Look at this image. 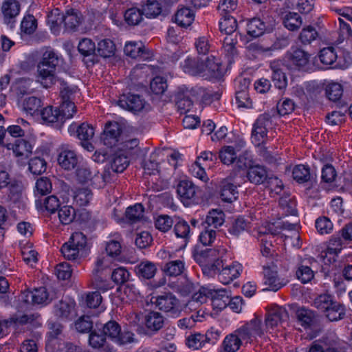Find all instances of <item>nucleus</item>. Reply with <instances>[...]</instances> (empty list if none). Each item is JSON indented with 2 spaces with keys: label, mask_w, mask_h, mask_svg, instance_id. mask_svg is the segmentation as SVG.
Segmentation results:
<instances>
[{
  "label": "nucleus",
  "mask_w": 352,
  "mask_h": 352,
  "mask_svg": "<svg viewBox=\"0 0 352 352\" xmlns=\"http://www.w3.org/2000/svg\"><path fill=\"white\" fill-rule=\"evenodd\" d=\"M226 252L225 248L219 247L206 249L194 256L195 261L202 267L204 273L218 272V279L223 285H228L238 278L243 270L241 264L238 262L224 267L222 258Z\"/></svg>",
  "instance_id": "obj_1"
},
{
  "label": "nucleus",
  "mask_w": 352,
  "mask_h": 352,
  "mask_svg": "<svg viewBox=\"0 0 352 352\" xmlns=\"http://www.w3.org/2000/svg\"><path fill=\"white\" fill-rule=\"evenodd\" d=\"M58 291L54 287H41L33 291H24L19 296V300L25 304L47 305L59 297Z\"/></svg>",
  "instance_id": "obj_2"
},
{
  "label": "nucleus",
  "mask_w": 352,
  "mask_h": 352,
  "mask_svg": "<svg viewBox=\"0 0 352 352\" xmlns=\"http://www.w3.org/2000/svg\"><path fill=\"white\" fill-rule=\"evenodd\" d=\"M265 291L277 292L287 284L277 265V260L265 256Z\"/></svg>",
  "instance_id": "obj_3"
},
{
  "label": "nucleus",
  "mask_w": 352,
  "mask_h": 352,
  "mask_svg": "<svg viewBox=\"0 0 352 352\" xmlns=\"http://www.w3.org/2000/svg\"><path fill=\"white\" fill-rule=\"evenodd\" d=\"M237 332L245 342H258L259 339L263 340L264 334L262 316L255 314L254 318L239 328Z\"/></svg>",
  "instance_id": "obj_4"
},
{
  "label": "nucleus",
  "mask_w": 352,
  "mask_h": 352,
  "mask_svg": "<svg viewBox=\"0 0 352 352\" xmlns=\"http://www.w3.org/2000/svg\"><path fill=\"white\" fill-rule=\"evenodd\" d=\"M102 333L118 345H124L133 341L134 334L131 331H122L120 325L115 320H109L104 324Z\"/></svg>",
  "instance_id": "obj_5"
},
{
  "label": "nucleus",
  "mask_w": 352,
  "mask_h": 352,
  "mask_svg": "<svg viewBox=\"0 0 352 352\" xmlns=\"http://www.w3.org/2000/svg\"><path fill=\"white\" fill-rule=\"evenodd\" d=\"M68 132L71 135L76 136L79 139L81 146L88 151H93L94 150V146L90 142L94 136V127L86 122L78 124L76 122H73L68 127Z\"/></svg>",
  "instance_id": "obj_6"
},
{
  "label": "nucleus",
  "mask_w": 352,
  "mask_h": 352,
  "mask_svg": "<svg viewBox=\"0 0 352 352\" xmlns=\"http://www.w3.org/2000/svg\"><path fill=\"white\" fill-rule=\"evenodd\" d=\"M156 307L171 317H177L182 311L179 299L172 293H165L156 297L154 302Z\"/></svg>",
  "instance_id": "obj_7"
},
{
  "label": "nucleus",
  "mask_w": 352,
  "mask_h": 352,
  "mask_svg": "<svg viewBox=\"0 0 352 352\" xmlns=\"http://www.w3.org/2000/svg\"><path fill=\"white\" fill-rule=\"evenodd\" d=\"M57 162L59 166L66 170L76 168L80 162V157L75 150L69 144H62L57 149Z\"/></svg>",
  "instance_id": "obj_8"
},
{
  "label": "nucleus",
  "mask_w": 352,
  "mask_h": 352,
  "mask_svg": "<svg viewBox=\"0 0 352 352\" xmlns=\"http://www.w3.org/2000/svg\"><path fill=\"white\" fill-rule=\"evenodd\" d=\"M117 104L122 109L136 114L144 109L146 101L139 94L126 93L119 97Z\"/></svg>",
  "instance_id": "obj_9"
},
{
  "label": "nucleus",
  "mask_w": 352,
  "mask_h": 352,
  "mask_svg": "<svg viewBox=\"0 0 352 352\" xmlns=\"http://www.w3.org/2000/svg\"><path fill=\"white\" fill-rule=\"evenodd\" d=\"M198 188L187 179L181 180L177 186V193L184 206H188L198 201Z\"/></svg>",
  "instance_id": "obj_10"
},
{
  "label": "nucleus",
  "mask_w": 352,
  "mask_h": 352,
  "mask_svg": "<svg viewBox=\"0 0 352 352\" xmlns=\"http://www.w3.org/2000/svg\"><path fill=\"white\" fill-rule=\"evenodd\" d=\"M83 20V15L78 8L67 6L64 12L58 8L54 9L47 22H82Z\"/></svg>",
  "instance_id": "obj_11"
},
{
  "label": "nucleus",
  "mask_w": 352,
  "mask_h": 352,
  "mask_svg": "<svg viewBox=\"0 0 352 352\" xmlns=\"http://www.w3.org/2000/svg\"><path fill=\"white\" fill-rule=\"evenodd\" d=\"M317 261L313 258L298 265L296 278L302 284L311 283L317 272Z\"/></svg>",
  "instance_id": "obj_12"
},
{
  "label": "nucleus",
  "mask_w": 352,
  "mask_h": 352,
  "mask_svg": "<svg viewBox=\"0 0 352 352\" xmlns=\"http://www.w3.org/2000/svg\"><path fill=\"white\" fill-rule=\"evenodd\" d=\"M56 69L52 65L38 63L36 81L44 88L52 87L57 81Z\"/></svg>",
  "instance_id": "obj_13"
},
{
  "label": "nucleus",
  "mask_w": 352,
  "mask_h": 352,
  "mask_svg": "<svg viewBox=\"0 0 352 352\" xmlns=\"http://www.w3.org/2000/svg\"><path fill=\"white\" fill-rule=\"evenodd\" d=\"M287 66L294 69L305 67L309 59V54L298 47H292L285 56Z\"/></svg>",
  "instance_id": "obj_14"
},
{
  "label": "nucleus",
  "mask_w": 352,
  "mask_h": 352,
  "mask_svg": "<svg viewBox=\"0 0 352 352\" xmlns=\"http://www.w3.org/2000/svg\"><path fill=\"white\" fill-rule=\"evenodd\" d=\"M204 63L202 78L206 80L220 79L223 75L220 60L214 56L207 57Z\"/></svg>",
  "instance_id": "obj_15"
},
{
  "label": "nucleus",
  "mask_w": 352,
  "mask_h": 352,
  "mask_svg": "<svg viewBox=\"0 0 352 352\" xmlns=\"http://www.w3.org/2000/svg\"><path fill=\"white\" fill-rule=\"evenodd\" d=\"M235 175L236 174L230 175L221 182L220 197L225 202L231 203L238 197L236 182L234 180Z\"/></svg>",
  "instance_id": "obj_16"
},
{
  "label": "nucleus",
  "mask_w": 352,
  "mask_h": 352,
  "mask_svg": "<svg viewBox=\"0 0 352 352\" xmlns=\"http://www.w3.org/2000/svg\"><path fill=\"white\" fill-rule=\"evenodd\" d=\"M251 142L261 154L264 153V114L258 116L253 124Z\"/></svg>",
  "instance_id": "obj_17"
},
{
  "label": "nucleus",
  "mask_w": 352,
  "mask_h": 352,
  "mask_svg": "<svg viewBox=\"0 0 352 352\" xmlns=\"http://www.w3.org/2000/svg\"><path fill=\"white\" fill-rule=\"evenodd\" d=\"M287 316V313L285 309L276 305H272L265 313V331L277 327Z\"/></svg>",
  "instance_id": "obj_18"
},
{
  "label": "nucleus",
  "mask_w": 352,
  "mask_h": 352,
  "mask_svg": "<svg viewBox=\"0 0 352 352\" xmlns=\"http://www.w3.org/2000/svg\"><path fill=\"white\" fill-rule=\"evenodd\" d=\"M146 334L152 336L158 332L164 324V318L157 311H150L144 317Z\"/></svg>",
  "instance_id": "obj_19"
},
{
  "label": "nucleus",
  "mask_w": 352,
  "mask_h": 352,
  "mask_svg": "<svg viewBox=\"0 0 352 352\" xmlns=\"http://www.w3.org/2000/svg\"><path fill=\"white\" fill-rule=\"evenodd\" d=\"M121 133L122 128L119 123L113 122L107 124L102 136L104 144L111 148L115 146L119 140Z\"/></svg>",
  "instance_id": "obj_20"
},
{
  "label": "nucleus",
  "mask_w": 352,
  "mask_h": 352,
  "mask_svg": "<svg viewBox=\"0 0 352 352\" xmlns=\"http://www.w3.org/2000/svg\"><path fill=\"white\" fill-rule=\"evenodd\" d=\"M168 261L164 266L163 271L168 277H177L182 275L186 271V265L184 259H174L173 254L168 253Z\"/></svg>",
  "instance_id": "obj_21"
},
{
  "label": "nucleus",
  "mask_w": 352,
  "mask_h": 352,
  "mask_svg": "<svg viewBox=\"0 0 352 352\" xmlns=\"http://www.w3.org/2000/svg\"><path fill=\"white\" fill-rule=\"evenodd\" d=\"M8 150H12L15 156L22 159L28 158L32 153L33 147L30 142L24 139L15 140L14 143H8L5 146Z\"/></svg>",
  "instance_id": "obj_22"
},
{
  "label": "nucleus",
  "mask_w": 352,
  "mask_h": 352,
  "mask_svg": "<svg viewBox=\"0 0 352 352\" xmlns=\"http://www.w3.org/2000/svg\"><path fill=\"white\" fill-rule=\"evenodd\" d=\"M268 192L270 197L278 199L285 190V186L280 179L276 176H269L265 174V191Z\"/></svg>",
  "instance_id": "obj_23"
},
{
  "label": "nucleus",
  "mask_w": 352,
  "mask_h": 352,
  "mask_svg": "<svg viewBox=\"0 0 352 352\" xmlns=\"http://www.w3.org/2000/svg\"><path fill=\"white\" fill-rule=\"evenodd\" d=\"M124 53L133 58H141L146 59L150 56V52L142 43L129 41L125 44Z\"/></svg>",
  "instance_id": "obj_24"
},
{
  "label": "nucleus",
  "mask_w": 352,
  "mask_h": 352,
  "mask_svg": "<svg viewBox=\"0 0 352 352\" xmlns=\"http://www.w3.org/2000/svg\"><path fill=\"white\" fill-rule=\"evenodd\" d=\"M40 114L43 121L47 124H56V126L60 127L64 122L63 115H61L60 109L58 108L48 106L43 108Z\"/></svg>",
  "instance_id": "obj_25"
},
{
  "label": "nucleus",
  "mask_w": 352,
  "mask_h": 352,
  "mask_svg": "<svg viewBox=\"0 0 352 352\" xmlns=\"http://www.w3.org/2000/svg\"><path fill=\"white\" fill-rule=\"evenodd\" d=\"M282 63L279 60H274L270 63L272 70V79L274 86L279 89L286 87L287 80L285 73L281 68Z\"/></svg>",
  "instance_id": "obj_26"
},
{
  "label": "nucleus",
  "mask_w": 352,
  "mask_h": 352,
  "mask_svg": "<svg viewBox=\"0 0 352 352\" xmlns=\"http://www.w3.org/2000/svg\"><path fill=\"white\" fill-rule=\"evenodd\" d=\"M204 63L197 58L188 57L181 64L182 70L192 76L202 77Z\"/></svg>",
  "instance_id": "obj_27"
},
{
  "label": "nucleus",
  "mask_w": 352,
  "mask_h": 352,
  "mask_svg": "<svg viewBox=\"0 0 352 352\" xmlns=\"http://www.w3.org/2000/svg\"><path fill=\"white\" fill-rule=\"evenodd\" d=\"M296 317L298 323L305 329L312 328L318 322V316L312 310L301 308L297 310Z\"/></svg>",
  "instance_id": "obj_28"
},
{
  "label": "nucleus",
  "mask_w": 352,
  "mask_h": 352,
  "mask_svg": "<svg viewBox=\"0 0 352 352\" xmlns=\"http://www.w3.org/2000/svg\"><path fill=\"white\" fill-rule=\"evenodd\" d=\"M89 345L97 349H100V352H113L112 346L107 344V337L102 332L100 333L96 331L90 333L89 337Z\"/></svg>",
  "instance_id": "obj_29"
},
{
  "label": "nucleus",
  "mask_w": 352,
  "mask_h": 352,
  "mask_svg": "<svg viewBox=\"0 0 352 352\" xmlns=\"http://www.w3.org/2000/svg\"><path fill=\"white\" fill-rule=\"evenodd\" d=\"M243 341V338L239 335L236 329L224 338L221 352H236Z\"/></svg>",
  "instance_id": "obj_30"
},
{
  "label": "nucleus",
  "mask_w": 352,
  "mask_h": 352,
  "mask_svg": "<svg viewBox=\"0 0 352 352\" xmlns=\"http://www.w3.org/2000/svg\"><path fill=\"white\" fill-rule=\"evenodd\" d=\"M236 8L237 0H220L218 6V10L221 16L220 20L226 21L233 19L234 22H238L237 19L232 15Z\"/></svg>",
  "instance_id": "obj_31"
},
{
  "label": "nucleus",
  "mask_w": 352,
  "mask_h": 352,
  "mask_svg": "<svg viewBox=\"0 0 352 352\" xmlns=\"http://www.w3.org/2000/svg\"><path fill=\"white\" fill-rule=\"evenodd\" d=\"M210 299L214 308L222 310L228 307L230 301L229 292L226 289H211Z\"/></svg>",
  "instance_id": "obj_32"
},
{
  "label": "nucleus",
  "mask_w": 352,
  "mask_h": 352,
  "mask_svg": "<svg viewBox=\"0 0 352 352\" xmlns=\"http://www.w3.org/2000/svg\"><path fill=\"white\" fill-rule=\"evenodd\" d=\"M279 206L285 215H296V201L289 192H284L278 198Z\"/></svg>",
  "instance_id": "obj_33"
},
{
  "label": "nucleus",
  "mask_w": 352,
  "mask_h": 352,
  "mask_svg": "<svg viewBox=\"0 0 352 352\" xmlns=\"http://www.w3.org/2000/svg\"><path fill=\"white\" fill-rule=\"evenodd\" d=\"M225 221V214L220 209L210 210L206 217L204 223L206 227L209 228L217 229L221 226Z\"/></svg>",
  "instance_id": "obj_34"
},
{
  "label": "nucleus",
  "mask_w": 352,
  "mask_h": 352,
  "mask_svg": "<svg viewBox=\"0 0 352 352\" xmlns=\"http://www.w3.org/2000/svg\"><path fill=\"white\" fill-rule=\"evenodd\" d=\"M240 83L243 84V88L241 89V90H237L236 91L235 99L237 106L239 108H252V101L250 100L248 91L247 90V88L249 85V81L244 78L242 80V81L240 82Z\"/></svg>",
  "instance_id": "obj_35"
},
{
  "label": "nucleus",
  "mask_w": 352,
  "mask_h": 352,
  "mask_svg": "<svg viewBox=\"0 0 352 352\" xmlns=\"http://www.w3.org/2000/svg\"><path fill=\"white\" fill-rule=\"evenodd\" d=\"M346 245L348 244L342 241V238L338 232H336L329 240L326 254L337 256Z\"/></svg>",
  "instance_id": "obj_36"
},
{
  "label": "nucleus",
  "mask_w": 352,
  "mask_h": 352,
  "mask_svg": "<svg viewBox=\"0 0 352 352\" xmlns=\"http://www.w3.org/2000/svg\"><path fill=\"white\" fill-rule=\"evenodd\" d=\"M324 313L329 321H338L344 318L345 308L342 304L334 300L332 305Z\"/></svg>",
  "instance_id": "obj_37"
},
{
  "label": "nucleus",
  "mask_w": 352,
  "mask_h": 352,
  "mask_svg": "<svg viewBox=\"0 0 352 352\" xmlns=\"http://www.w3.org/2000/svg\"><path fill=\"white\" fill-rule=\"evenodd\" d=\"M237 41L233 38H226L222 47L223 53L228 60V63L231 65L234 58L238 56V52L236 47Z\"/></svg>",
  "instance_id": "obj_38"
},
{
  "label": "nucleus",
  "mask_w": 352,
  "mask_h": 352,
  "mask_svg": "<svg viewBox=\"0 0 352 352\" xmlns=\"http://www.w3.org/2000/svg\"><path fill=\"white\" fill-rule=\"evenodd\" d=\"M20 3L16 0L5 1L1 6V11L5 19H14L20 12Z\"/></svg>",
  "instance_id": "obj_39"
},
{
  "label": "nucleus",
  "mask_w": 352,
  "mask_h": 352,
  "mask_svg": "<svg viewBox=\"0 0 352 352\" xmlns=\"http://www.w3.org/2000/svg\"><path fill=\"white\" fill-rule=\"evenodd\" d=\"M173 231L177 238L183 239L184 246L189 241L190 237V228L187 221L183 219H179L175 221Z\"/></svg>",
  "instance_id": "obj_40"
},
{
  "label": "nucleus",
  "mask_w": 352,
  "mask_h": 352,
  "mask_svg": "<svg viewBox=\"0 0 352 352\" xmlns=\"http://www.w3.org/2000/svg\"><path fill=\"white\" fill-rule=\"evenodd\" d=\"M116 45L113 41L104 38L98 42L96 52L97 54L103 58L113 56L116 52Z\"/></svg>",
  "instance_id": "obj_41"
},
{
  "label": "nucleus",
  "mask_w": 352,
  "mask_h": 352,
  "mask_svg": "<svg viewBox=\"0 0 352 352\" xmlns=\"http://www.w3.org/2000/svg\"><path fill=\"white\" fill-rule=\"evenodd\" d=\"M137 274L144 279H151L157 272V267L155 263L150 261H142L136 267Z\"/></svg>",
  "instance_id": "obj_42"
},
{
  "label": "nucleus",
  "mask_w": 352,
  "mask_h": 352,
  "mask_svg": "<svg viewBox=\"0 0 352 352\" xmlns=\"http://www.w3.org/2000/svg\"><path fill=\"white\" fill-rule=\"evenodd\" d=\"M42 107V101L40 98L35 96L25 98L22 103V109L27 114L34 116L38 113L40 108Z\"/></svg>",
  "instance_id": "obj_43"
},
{
  "label": "nucleus",
  "mask_w": 352,
  "mask_h": 352,
  "mask_svg": "<svg viewBox=\"0 0 352 352\" xmlns=\"http://www.w3.org/2000/svg\"><path fill=\"white\" fill-rule=\"evenodd\" d=\"M74 201L79 206H85L93 198V193L88 188H78L74 191Z\"/></svg>",
  "instance_id": "obj_44"
},
{
  "label": "nucleus",
  "mask_w": 352,
  "mask_h": 352,
  "mask_svg": "<svg viewBox=\"0 0 352 352\" xmlns=\"http://www.w3.org/2000/svg\"><path fill=\"white\" fill-rule=\"evenodd\" d=\"M41 315L38 313L35 314H25L23 315L15 316L12 318V321L17 324H30L32 326L36 327L41 326L40 322Z\"/></svg>",
  "instance_id": "obj_45"
},
{
  "label": "nucleus",
  "mask_w": 352,
  "mask_h": 352,
  "mask_svg": "<svg viewBox=\"0 0 352 352\" xmlns=\"http://www.w3.org/2000/svg\"><path fill=\"white\" fill-rule=\"evenodd\" d=\"M144 212V206L141 204H136L126 208L125 217L131 223H135L143 219Z\"/></svg>",
  "instance_id": "obj_46"
},
{
  "label": "nucleus",
  "mask_w": 352,
  "mask_h": 352,
  "mask_svg": "<svg viewBox=\"0 0 352 352\" xmlns=\"http://www.w3.org/2000/svg\"><path fill=\"white\" fill-rule=\"evenodd\" d=\"M195 16L193 10L189 7L179 5L174 15V22H192L195 20Z\"/></svg>",
  "instance_id": "obj_47"
},
{
  "label": "nucleus",
  "mask_w": 352,
  "mask_h": 352,
  "mask_svg": "<svg viewBox=\"0 0 352 352\" xmlns=\"http://www.w3.org/2000/svg\"><path fill=\"white\" fill-rule=\"evenodd\" d=\"M61 56L58 54L53 49L50 47L46 48L43 53L39 64L52 65L58 67L60 63Z\"/></svg>",
  "instance_id": "obj_48"
},
{
  "label": "nucleus",
  "mask_w": 352,
  "mask_h": 352,
  "mask_svg": "<svg viewBox=\"0 0 352 352\" xmlns=\"http://www.w3.org/2000/svg\"><path fill=\"white\" fill-rule=\"evenodd\" d=\"M191 23H175V26L170 27L167 31L168 41L173 43H177L182 38L183 29H187Z\"/></svg>",
  "instance_id": "obj_49"
},
{
  "label": "nucleus",
  "mask_w": 352,
  "mask_h": 352,
  "mask_svg": "<svg viewBox=\"0 0 352 352\" xmlns=\"http://www.w3.org/2000/svg\"><path fill=\"white\" fill-rule=\"evenodd\" d=\"M292 176L295 181L300 184L308 182L310 179V170L307 166L296 165L292 171Z\"/></svg>",
  "instance_id": "obj_50"
},
{
  "label": "nucleus",
  "mask_w": 352,
  "mask_h": 352,
  "mask_svg": "<svg viewBox=\"0 0 352 352\" xmlns=\"http://www.w3.org/2000/svg\"><path fill=\"white\" fill-rule=\"evenodd\" d=\"M195 91L201 96L202 102L206 104H209L212 101L220 98L219 93L208 88L197 87H195Z\"/></svg>",
  "instance_id": "obj_51"
},
{
  "label": "nucleus",
  "mask_w": 352,
  "mask_h": 352,
  "mask_svg": "<svg viewBox=\"0 0 352 352\" xmlns=\"http://www.w3.org/2000/svg\"><path fill=\"white\" fill-rule=\"evenodd\" d=\"M142 12L146 18H155L161 13L162 8L157 1L147 0Z\"/></svg>",
  "instance_id": "obj_52"
},
{
  "label": "nucleus",
  "mask_w": 352,
  "mask_h": 352,
  "mask_svg": "<svg viewBox=\"0 0 352 352\" xmlns=\"http://www.w3.org/2000/svg\"><path fill=\"white\" fill-rule=\"evenodd\" d=\"M74 307L72 304L60 300L58 303L54 305V314L61 319H68L72 313Z\"/></svg>",
  "instance_id": "obj_53"
},
{
  "label": "nucleus",
  "mask_w": 352,
  "mask_h": 352,
  "mask_svg": "<svg viewBox=\"0 0 352 352\" xmlns=\"http://www.w3.org/2000/svg\"><path fill=\"white\" fill-rule=\"evenodd\" d=\"M247 177L250 182L255 184L263 183L264 168L259 165L252 166L248 170Z\"/></svg>",
  "instance_id": "obj_54"
},
{
  "label": "nucleus",
  "mask_w": 352,
  "mask_h": 352,
  "mask_svg": "<svg viewBox=\"0 0 352 352\" xmlns=\"http://www.w3.org/2000/svg\"><path fill=\"white\" fill-rule=\"evenodd\" d=\"M219 157L221 162L226 165L234 163L236 154L234 148L232 146H225L219 151Z\"/></svg>",
  "instance_id": "obj_55"
},
{
  "label": "nucleus",
  "mask_w": 352,
  "mask_h": 352,
  "mask_svg": "<svg viewBox=\"0 0 352 352\" xmlns=\"http://www.w3.org/2000/svg\"><path fill=\"white\" fill-rule=\"evenodd\" d=\"M58 215L62 224L68 225L74 219L75 209L70 206H64L58 210Z\"/></svg>",
  "instance_id": "obj_56"
},
{
  "label": "nucleus",
  "mask_w": 352,
  "mask_h": 352,
  "mask_svg": "<svg viewBox=\"0 0 352 352\" xmlns=\"http://www.w3.org/2000/svg\"><path fill=\"white\" fill-rule=\"evenodd\" d=\"M52 190V183L49 178L42 177L38 179L35 185V196H43L50 193Z\"/></svg>",
  "instance_id": "obj_57"
},
{
  "label": "nucleus",
  "mask_w": 352,
  "mask_h": 352,
  "mask_svg": "<svg viewBox=\"0 0 352 352\" xmlns=\"http://www.w3.org/2000/svg\"><path fill=\"white\" fill-rule=\"evenodd\" d=\"M75 328L76 331L81 333L91 332L94 325V321L89 316H82L75 322Z\"/></svg>",
  "instance_id": "obj_58"
},
{
  "label": "nucleus",
  "mask_w": 352,
  "mask_h": 352,
  "mask_svg": "<svg viewBox=\"0 0 352 352\" xmlns=\"http://www.w3.org/2000/svg\"><path fill=\"white\" fill-rule=\"evenodd\" d=\"M319 58L322 64L331 65L336 62L337 54L333 47H324L320 52Z\"/></svg>",
  "instance_id": "obj_59"
},
{
  "label": "nucleus",
  "mask_w": 352,
  "mask_h": 352,
  "mask_svg": "<svg viewBox=\"0 0 352 352\" xmlns=\"http://www.w3.org/2000/svg\"><path fill=\"white\" fill-rule=\"evenodd\" d=\"M318 36V33L316 30L311 25H307L302 28L299 35V40L302 44L307 45L315 41Z\"/></svg>",
  "instance_id": "obj_60"
},
{
  "label": "nucleus",
  "mask_w": 352,
  "mask_h": 352,
  "mask_svg": "<svg viewBox=\"0 0 352 352\" xmlns=\"http://www.w3.org/2000/svg\"><path fill=\"white\" fill-rule=\"evenodd\" d=\"M129 162L124 155H116L111 162V168L115 173H122L129 166Z\"/></svg>",
  "instance_id": "obj_61"
},
{
  "label": "nucleus",
  "mask_w": 352,
  "mask_h": 352,
  "mask_svg": "<svg viewBox=\"0 0 352 352\" xmlns=\"http://www.w3.org/2000/svg\"><path fill=\"white\" fill-rule=\"evenodd\" d=\"M325 91L327 98L333 102L338 101L343 94L342 85L337 82L330 83L326 87Z\"/></svg>",
  "instance_id": "obj_62"
},
{
  "label": "nucleus",
  "mask_w": 352,
  "mask_h": 352,
  "mask_svg": "<svg viewBox=\"0 0 352 352\" xmlns=\"http://www.w3.org/2000/svg\"><path fill=\"white\" fill-rule=\"evenodd\" d=\"M334 298L327 294H320L317 296L313 302L314 306L322 312L329 307L334 301Z\"/></svg>",
  "instance_id": "obj_63"
},
{
  "label": "nucleus",
  "mask_w": 352,
  "mask_h": 352,
  "mask_svg": "<svg viewBox=\"0 0 352 352\" xmlns=\"http://www.w3.org/2000/svg\"><path fill=\"white\" fill-rule=\"evenodd\" d=\"M174 223L175 221L171 217L167 214H162L156 218L155 226L161 232H166L172 228Z\"/></svg>",
  "instance_id": "obj_64"
}]
</instances>
